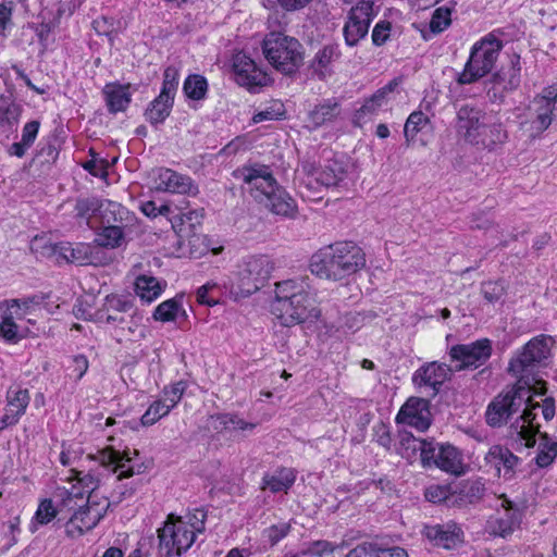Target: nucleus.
<instances>
[{
  "mask_svg": "<svg viewBox=\"0 0 557 557\" xmlns=\"http://www.w3.org/2000/svg\"><path fill=\"white\" fill-rule=\"evenodd\" d=\"M5 399L4 413L0 418V431L15 425L20 421L29 405L30 395L27 388L11 386L7 391Z\"/></svg>",
  "mask_w": 557,
  "mask_h": 557,
  "instance_id": "obj_22",
  "label": "nucleus"
},
{
  "mask_svg": "<svg viewBox=\"0 0 557 557\" xmlns=\"http://www.w3.org/2000/svg\"><path fill=\"white\" fill-rule=\"evenodd\" d=\"M156 189L165 193L195 196L198 194V186L194 181L184 174L177 173L168 168H161L154 178Z\"/></svg>",
  "mask_w": 557,
  "mask_h": 557,
  "instance_id": "obj_20",
  "label": "nucleus"
},
{
  "mask_svg": "<svg viewBox=\"0 0 557 557\" xmlns=\"http://www.w3.org/2000/svg\"><path fill=\"white\" fill-rule=\"evenodd\" d=\"M503 49V41L488 34L476 41L470 51L463 71L458 75L459 85H470L486 76L494 67Z\"/></svg>",
  "mask_w": 557,
  "mask_h": 557,
  "instance_id": "obj_7",
  "label": "nucleus"
},
{
  "mask_svg": "<svg viewBox=\"0 0 557 557\" xmlns=\"http://www.w3.org/2000/svg\"><path fill=\"white\" fill-rule=\"evenodd\" d=\"M425 498L431 503H445L447 506H455L454 487L449 485H431L425 491Z\"/></svg>",
  "mask_w": 557,
  "mask_h": 557,
  "instance_id": "obj_49",
  "label": "nucleus"
},
{
  "mask_svg": "<svg viewBox=\"0 0 557 557\" xmlns=\"http://www.w3.org/2000/svg\"><path fill=\"white\" fill-rule=\"evenodd\" d=\"M506 138V131L500 123H487L486 133L482 134V141H480L479 145L485 148H492L497 144L504 143Z\"/></svg>",
  "mask_w": 557,
  "mask_h": 557,
  "instance_id": "obj_50",
  "label": "nucleus"
},
{
  "mask_svg": "<svg viewBox=\"0 0 557 557\" xmlns=\"http://www.w3.org/2000/svg\"><path fill=\"white\" fill-rule=\"evenodd\" d=\"M273 271V263L268 256H252L243 261L236 273V281L231 282L230 292L235 297H247L260 289Z\"/></svg>",
  "mask_w": 557,
  "mask_h": 557,
  "instance_id": "obj_8",
  "label": "nucleus"
},
{
  "mask_svg": "<svg viewBox=\"0 0 557 557\" xmlns=\"http://www.w3.org/2000/svg\"><path fill=\"white\" fill-rule=\"evenodd\" d=\"M184 522L189 527V530L197 533H202L206 529L207 511L203 508H195L189 511L184 518Z\"/></svg>",
  "mask_w": 557,
  "mask_h": 557,
  "instance_id": "obj_54",
  "label": "nucleus"
},
{
  "mask_svg": "<svg viewBox=\"0 0 557 557\" xmlns=\"http://www.w3.org/2000/svg\"><path fill=\"white\" fill-rule=\"evenodd\" d=\"M392 25L388 21H380L375 24L372 30V42L375 46L384 45L391 36Z\"/></svg>",
  "mask_w": 557,
  "mask_h": 557,
  "instance_id": "obj_58",
  "label": "nucleus"
},
{
  "mask_svg": "<svg viewBox=\"0 0 557 557\" xmlns=\"http://www.w3.org/2000/svg\"><path fill=\"white\" fill-rule=\"evenodd\" d=\"M520 57L512 54L508 66H502L490 79L484 83V88L492 102H500L508 92L520 85Z\"/></svg>",
  "mask_w": 557,
  "mask_h": 557,
  "instance_id": "obj_12",
  "label": "nucleus"
},
{
  "mask_svg": "<svg viewBox=\"0 0 557 557\" xmlns=\"http://www.w3.org/2000/svg\"><path fill=\"white\" fill-rule=\"evenodd\" d=\"M215 419L223 429H230L232 426L234 430H252L256 428L255 423L246 422L234 413H220L216 414Z\"/></svg>",
  "mask_w": 557,
  "mask_h": 557,
  "instance_id": "obj_55",
  "label": "nucleus"
},
{
  "mask_svg": "<svg viewBox=\"0 0 557 557\" xmlns=\"http://www.w3.org/2000/svg\"><path fill=\"white\" fill-rule=\"evenodd\" d=\"M399 81L392 79L388 84L377 89L370 98L366 99L363 104L357 111L359 119L376 113L382 107L386 106L389 100V95L398 87Z\"/></svg>",
  "mask_w": 557,
  "mask_h": 557,
  "instance_id": "obj_32",
  "label": "nucleus"
},
{
  "mask_svg": "<svg viewBox=\"0 0 557 557\" xmlns=\"http://www.w3.org/2000/svg\"><path fill=\"white\" fill-rule=\"evenodd\" d=\"M398 424H407L420 432L426 431L431 425L429 401L424 398L410 397L396 416Z\"/></svg>",
  "mask_w": 557,
  "mask_h": 557,
  "instance_id": "obj_18",
  "label": "nucleus"
},
{
  "mask_svg": "<svg viewBox=\"0 0 557 557\" xmlns=\"http://www.w3.org/2000/svg\"><path fill=\"white\" fill-rule=\"evenodd\" d=\"M290 531V524L288 522H278L265 528L262 531V540L264 543L274 546L281 540H283Z\"/></svg>",
  "mask_w": 557,
  "mask_h": 557,
  "instance_id": "obj_52",
  "label": "nucleus"
},
{
  "mask_svg": "<svg viewBox=\"0 0 557 557\" xmlns=\"http://www.w3.org/2000/svg\"><path fill=\"white\" fill-rule=\"evenodd\" d=\"M346 557H377V546L371 543H363L347 554Z\"/></svg>",
  "mask_w": 557,
  "mask_h": 557,
  "instance_id": "obj_61",
  "label": "nucleus"
},
{
  "mask_svg": "<svg viewBox=\"0 0 557 557\" xmlns=\"http://www.w3.org/2000/svg\"><path fill=\"white\" fill-rule=\"evenodd\" d=\"M423 534L436 546L456 547L462 542V531L456 523L434 524L424 527Z\"/></svg>",
  "mask_w": 557,
  "mask_h": 557,
  "instance_id": "obj_25",
  "label": "nucleus"
},
{
  "mask_svg": "<svg viewBox=\"0 0 557 557\" xmlns=\"http://www.w3.org/2000/svg\"><path fill=\"white\" fill-rule=\"evenodd\" d=\"M102 200L96 197L77 199L75 205L76 215L85 219L90 227H94L92 219H98Z\"/></svg>",
  "mask_w": 557,
  "mask_h": 557,
  "instance_id": "obj_43",
  "label": "nucleus"
},
{
  "mask_svg": "<svg viewBox=\"0 0 557 557\" xmlns=\"http://www.w3.org/2000/svg\"><path fill=\"white\" fill-rule=\"evenodd\" d=\"M451 9L448 7H440L437 8L432 15L430 21V29L434 34L442 33L445 30L451 23Z\"/></svg>",
  "mask_w": 557,
  "mask_h": 557,
  "instance_id": "obj_53",
  "label": "nucleus"
},
{
  "mask_svg": "<svg viewBox=\"0 0 557 557\" xmlns=\"http://www.w3.org/2000/svg\"><path fill=\"white\" fill-rule=\"evenodd\" d=\"M297 471L293 468L278 467L271 472H265L261 481V490H269L271 493H287L294 485Z\"/></svg>",
  "mask_w": 557,
  "mask_h": 557,
  "instance_id": "obj_26",
  "label": "nucleus"
},
{
  "mask_svg": "<svg viewBox=\"0 0 557 557\" xmlns=\"http://www.w3.org/2000/svg\"><path fill=\"white\" fill-rule=\"evenodd\" d=\"M174 102L165 101L161 97L153 99L145 111V116L152 125L161 124L170 115Z\"/></svg>",
  "mask_w": 557,
  "mask_h": 557,
  "instance_id": "obj_42",
  "label": "nucleus"
},
{
  "mask_svg": "<svg viewBox=\"0 0 557 557\" xmlns=\"http://www.w3.org/2000/svg\"><path fill=\"white\" fill-rule=\"evenodd\" d=\"M540 451L535 458L537 466L547 467L557 456V442L548 441L547 435H542Z\"/></svg>",
  "mask_w": 557,
  "mask_h": 557,
  "instance_id": "obj_51",
  "label": "nucleus"
},
{
  "mask_svg": "<svg viewBox=\"0 0 557 557\" xmlns=\"http://www.w3.org/2000/svg\"><path fill=\"white\" fill-rule=\"evenodd\" d=\"M59 156V151L57 150L55 146L52 144H47L42 146L36 153L35 158L33 159V162H35L37 159H42L40 162H54Z\"/></svg>",
  "mask_w": 557,
  "mask_h": 557,
  "instance_id": "obj_62",
  "label": "nucleus"
},
{
  "mask_svg": "<svg viewBox=\"0 0 557 557\" xmlns=\"http://www.w3.org/2000/svg\"><path fill=\"white\" fill-rule=\"evenodd\" d=\"M435 467L457 476L466 472L462 454L450 444H441Z\"/></svg>",
  "mask_w": 557,
  "mask_h": 557,
  "instance_id": "obj_28",
  "label": "nucleus"
},
{
  "mask_svg": "<svg viewBox=\"0 0 557 557\" xmlns=\"http://www.w3.org/2000/svg\"><path fill=\"white\" fill-rule=\"evenodd\" d=\"M134 307L131 299L125 296L111 294L106 296L102 307L96 310V322L123 324V313L129 312Z\"/></svg>",
  "mask_w": 557,
  "mask_h": 557,
  "instance_id": "obj_23",
  "label": "nucleus"
},
{
  "mask_svg": "<svg viewBox=\"0 0 557 557\" xmlns=\"http://www.w3.org/2000/svg\"><path fill=\"white\" fill-rule=\"evenodd\" d=\"M455 499L451 502L457 507L473 504L482 498L484 485L480 481H466L454 487Z\"/></svg>",
  "mask_w": 557,
  "mask_h": 557,
  "instance_id": "obj_36",
  "label": "nucleus"
},
{
  "mask_svg": "<svg viewBox=\"0 0 557 557\" xmlns=\"http://www.w3.org/2000/svg\"><path fill=\"white\" fill-rule=\"evenodd\" d=\"M451 369L445 363L430 362L420 367L412 376L418 386L432 388L433 395L437 394L441 386L449 379Z\"/></svg>",
  "mask_w": 557,
  "mask_h": 557,
  "instance_id": "obj_24",
  "label": "nucleus"
},
{
  "mask_svg": "<svg viewBox=\"0 0 557 557\" xmlns=\"http://www.w3.org/2000/svg\"><path fill=\"white\" fill-rule=\"evenodd\" d=\"M233 70L236 82L248 88L264 86L269 81L267 73L258 67L256 62L243 52H238L234 55Z\"/></svg>",
  "mask_w": 557,
  "mask_h": 557,
  "instance_id": "obj_21",
  "label": "nucleus"
},
{
  "mask_svg": "<svg viewBox=\"0 0 557 557\" xmlns=\"http://www.w3.org/2000/svg\"><path fill=\"white\" fill-rule=\"evenodd\" d=\"M493 347L488 338H481L469 344H457L450 347L449 357L456 362L455 370L476 369L492 356Z\"/></svg>",
  "mask_w": 557,
  "mask_h": 557,
  "instance_id": "obj_13",
  "label": "nucleus"
},
{
  "mask_svg": "<svg viewBox=\"0 0 557 557\" xmlns=\"http://www.w3.org/2000/svg\"><path fill=\"white\" fill-rule=\"evenodd\" d=\"M88 493L83 485L73 484L70 490H64L62 493V507L66 508L69 511H75L79 510V506L83 507V509L86 508V502H84L85 494Z\"/></svg>",
  "mask_w": 557,
  "mask_h": 557,
  "instance_id": "obj_44",
  "label": "nucleus"
},
{
  "mask_svg": "<svg viewBox=\"0 0 557 557\" xmlns=\"http://www.w3.org/2000/svg\"><path fill=\"white\" fill-rule=\"evenodd\" d=\"M21 320L18 306L8 307L0 305V338L8 343H17L23 335L20 334V327L16 321Z\"/></svg>",
  "mask_w": 557,
  "mask_h": 557,
  "instance_id": "obj_27",
  "label": "nucleus"
},
{
  "mask_svg": "<svg viewBox=\"0 0 557 557\" xmlns=\"http://www.w3.org/2000/svg\"><path fill=\"white\" fill-rule=\"evenodd\" d=\"M539 404L532 405L531 407H525L523 409L522 414L519 419L511 425L512 429L517 432V434L525 441V445L528 447L534 446L535 436L539 431V426L534 425L533 421L536 414L533 412L534 409L540 408Z\"/></svg>",
  "mask_w": 557,
  "mask_h": 557,
  "instance_id": "obj_33",
  "label": "nucleus"
},
{
  "mask_svg": "<svg viewBox=\"0 0 557 557\" xmlns=\"http://www.w3.org/2000/svg\"><path fill=\"white\" fill-rule=\"evenodd\" d=\"M164 286L153 276L139 275L135 281V293L143 301L150 304L162 294Z\"/></svg>",
  "mask_w": 557,
  "mask_h": 557,
  "instance_id": "obj_39",
  "label": "nucleus"
},
{
  "mask_svg": "<svg viewBox=\"0 0 557 557\" xmlns=\"http://www.w3.org/2000/svg\"><path fill=\"white\" fill-rule=\"evenodd\" d=\"M208 82L202 75H189L183 85L184 94L193 100H201L206 97Z\"/></svg>",
  "mask_w": 557,
  "mask_h": 557,
  "instance_id": "obj_45",
  "label": "nucleus"
},
{
  "mask_svg": "<svg viewBox=\"0 0 557 557\" xmlns=\"http://www.w3.org/2000/svg\"><path fill=\"white\" fill-rule=\"evenodd\" d=\"M339 113V102L336 99H326L310 111L309 120L314 126H321L335 120Z\"/></svg>",
  "mask_w": 557,
  "mask_h": 557,
  "instance_id": "obj_38",
  "label": "nucleus"
},
{
  "mask_svg": "<svg viewBox=\"0 0 557 557\" xmlns=\"http://www.w3.org/2000/svg\"><path fill=\"white\" fill-rule=\"evenodd\" d=\"M124 225H101L95 242L106 248L120 247L124 240Z\"/></svg>",
  "mask_w": 557,
  "mask_h": 557,
  "instance_id": "obj_41",
  "label": "nucleus"
},
{
  "mask_svg": "<svg viewBox=\"0 0 557 557\" xmlns=\"http://www.w3.org/2000/svg\"><path fill=\"white\" fill-rule=\"evenodd\" d=\"M186 384L184 381H178L170 386H166L162 391L163 401L168 403V406L173 409L182 399L185 393Z\"/></svg>",
  "mask_w": 557,
  "mask_h": 557,
  "instance_id": "obj_56",
  "label": "nucleus"
},
{
  "mask_svg": "<svg viewBox=\"0 0 557 557\" xmlns=\"http://www.w3.org/2000/svg\"><path fill=\"white\" fill-rule=\"evenodd\" d=\"M485 460L488 465L494 467L498 473L502 469L504 470V476L510 479L513 473V469L517 466L519 458L515 456L508 448L500 445L492 446L486 456Z\"/></svg>",
  "mask_w": 557,
  "mask_h": 557,
  "instance_id": "obj_29",
  "label": "nucleus"
},
{
  "mask_svg": "<svg viewBox=\"0 0 557 557\" xmlns=\"http://www.w3.org/2000/svg\"><path fill=\"white\" fill-rule=\"evenodd\" d=\"M158 537L161 557H180L195 542V531L189 530L182 517L174 519L170 515L164 525L158 530Z\"/></svg>",
  "mask_w": 557,
  "mask_h": 557,
  "instance_id": "obj_9",
  "label": "nucleus"
},
{
  "mask_svg": "<svg viewBox=\"0 0 557 557\" xmlns=\"http://www.w3.org/2000/svg\"><path fill=\"white\" fill-rule=\"evenodd\" d=\"M346 177V170L337 160H330L317 173V181L326 187L338 186Z\"/></svg>",
  "mask_w": 557,
  "mask_h": 557,
  "instance_id": "obj_40",
  "label": "nucleus"
},
{
  "mask_svg": "<svg viewBox=\"0 0 557 557\" xmlns=\"http://www.w3.org/2000/svg\"><path fill=\"white\" fill-rule=\"evenodd\" d=\"M523 386H519L496 396L486 409L487 424L495 428L507 423L523 405Z\"/></svg>",
  "mask_w": 557,
  "mask_h": 557,
  "instance_id": "obj_15",
  "label": "nucleus"
},
{
  "mask_svg": "<svg viewBox=\"0 0 557 557\" xmlns=\"http://www.w3.org/2000/svg\"><path fill=\"white\" fill-rule=\"evenodd\" d=\"M555 343L549 335L534 336L511 357L508 363V373L520 384L527 386L535 384L537 382L536 371L548 364Z\"/></svg>",
  "mask_w": 557,
  "mask_h": 557,
  "instance_id": "obj_5",
  "label": "nucleus"
},
{
  "mask_svg": "<svg viewBox=\"0 0 557 557\" xmlns=\"http://www.w3.org/2000/svg\"><path fill=\"white\" fill-rule=\"evenodd\" d=\"M429 123V117L422 111H413L407 119L404 127L406 143L410 146L417 134Z\"/></svg>",
  "mask_w": 557,
  "mask_h": 557,
  "instance_id": "obj_46",
  "label": "nucleus"
},
{
  "mask_svg": "<svg viewBox=\"0 0 557 557\" xmlns=\"http://www.w3.org/2000/svg\"><path fill=\"white\" fill-rule=\"evenodd\" d=\"M366 267V255L354 242H337L311 257L310 270L320 278L341 281Z\"/></svg>",
  "mask_w": 557,
  "mask_h": 557,
  "instance_id": "obj_3",
  "label": "nucleus"
},
{
  "mask_svg": "<svg viewBox=\"0 0 557 557\" xmlns=\"http://www.w3.org/2000/svg\"><path fill=\"white\" fill-rule=\"evenodd\" d=\"M325 553H332L327 542H315L309 549L299 552V557H323Z\"/></svg>",
  "mask_w": 557,
  "mask_h": 557,
  "instance_id": "obj_60",
  "label": "nucleus"
},
{
  "mask_svg": "<svg viewBox=\"0 0 557 557\" xmlns=\"http://www.w3.org/2000/svg\"><path fill=\"white\" fill-rule=\"evenodd\" d=\"M262 51L269 63L285 75L295 73L304 62L302 45L282 33L268 34L262 41Z\"/></svg>",
  "mask_w": 557,
  "mask_h": 557,
  "instance_id": "obj_6",
  "label": "nucleus"
},
{
  "mask_svg": "<svg viewBox=\"0 0 557 557\" xmlns=\"http://www.w3.org/2000/svg\"><path fill=\"white\" fill-rule=\"evenodd\" d=\"M373 4V0H360L348 11L343 27V35L347 46H357L368 35L370 24L376 15Z\"/></svg>",
  "mask_w": 557,
  "mask_h": 557,
  "instance_id": "obj_11",
  "label": "nucleus"
},
{
  "mask_svg": "<svg viewBox=\"0 0 557 557\" xmlns=\"http://www.w3.org/2000/svg\"><path fill=\"white\" fill-rule=\"evenodd\" d=\"M486 113L474 106L463 104L457 112V132L466 141L479 145L482 141V134L486 133Z\"/></svg>",
  "mask_w": 557,
  "mask_h": 557,
  "instance_id": "obj_16",
  "label": "nucleus"
},
{
  "mask_svg": "<svg viewBox=\"0 0 557 557\" xmlns=\"http://www.w3.org/2000/svg\"><path fill=\"white\" fill-rule=\"evenodd\" d=\"M57 509L54 508L51 499H44L36 512L34 519L39 524H47L49 523L55 516H57Z\"/></svg>",
  "mask_w": 557,
  "mask_h": 557,
  "instance_id": "obj_57",
  "label": "nucleus"
},
{
  "mask_svg": "<svg viewBox=\"0 0 557 557\" xmlns=\"http://www.w3.org/2000/svg\"><path fill=\"white\" fill-rule=\"evenodd\" d=\"M235 176L248 186L253 199L264 205L272 213L285 218L296 215L295 200L277 185L270 166L259 163L247 164L237 169Z\"/></svg>",
  "mask_w": 557,
  "mask_h": 557,
  "instance_id": "obj_1",
  "label": "nucleus"
},
{
  "mask_svg": "<svg viewBox=\"0 0 557 557\" xmlns=\"http://www.w3.org/2000/svg\"><path fill=\"white\" fill-rule=\"evenodd\" d=\"M32 250L41 257L55 258L58 262L65 261L79 265L91 263L92 252L88 244L78 243L72 245L67 242L44 243L42 239L35 238L32 244Z\"/></svg>",
  "mask_w": 557,
  "mask_h": 557,
  "instance_id": "obj_10",
  "label": "nucleus"
},
{
  "mask_svg": "<svg viewBox=\"0 0 557 557\" xmlns=\"http://www.w3.org/2000/svg\"><path fill=\"white\" fill-rule=\"evenodd\" d=\"M40 123L39 121H30L26 123L22 129V137L20 141L13 143L9 149L8 153L10 156H15L17 158H23L27 150L34 145L38 132H39Z\"/></svg>",
  "mask_w": 557,
  "mask_h": 557,
  "instance_id": "obj_37",
  "label": "nucleus"
},
{
  "mask_svg": "<svg viewBox=\"0 0 557 557\" xmlns=\"http://www.w3.org/2000/svg\"><path fill=\"white\" fill-rule=\"evenodd\" d=\"M375 438L376 443L386 448L389 449L392 445V436L388 428L385 424H380L375 428Z\"/></svg>",
  "mask_w": 557,
  "mask_h": 557,
  "instance_id": "obj_63",
  "label": "nucleus"
},
{
  "mask_svg": "<svg viewBox=\"0 0 557 557\" xmlns=\"http://www.w3.org/2000/svg\"><path fill=\"white\" fill-rule=\"evenodd\" d=\"M499 500L503 510L488 520V530L495 536L507 537L520 527L525 504L523 500H510L506 495H502Z\"/></svg>",
  "mask_w": 557,
  "mask_h": 557,
  "instance_id": "obj_14",
  "label": "nucleus"
},
{
  "mask_svg": "<svg viewBox=\"0 0 557 557\" xmlns=\"http://www.w3.org/2000/svg\"><path fill=\"white\" fill-rule=\"evenodd\" d=\"M128 85L110 83L103 87L106 103L110 113L123 112L131 103L132 96Z\"/></svg>",
  "mask_w": 557,
  "mask_h": 557,
  "instance_id": "obj_31",
  "label": "nucleus"
},
{
  "mask_svg": "<svg viewBox=\"0 0 557 557\" xmlns=\"http://www.w3.org/2000/svg\"><path fill=\"white\" fill-rule=\"evenodd\" d=\"M128 214V210L122 205L104 199L100 205L98 220L101 225H124Z\"/></svg>",
  "mask_w": 557,
  "mask_h": 557,
  "instance_id": "obj_35",
  "label": "nucleus"
},
{
  "mask_svg": "<svg viewBox=\"0 0 557 557\" xmlns=\"http://www.w3.org/2000/svg\"><path fill=\"white\" fill-rule=\"evenodd\" d=\"M403 444H407V449L420 450V458L423 467H432L436 465L437 451H440L441 444L433 440H418L409 436L403 440Z\"/></svg>",
  "mask_w": 557,
  "mask_h": 557,
  "instance_id": "obj_34",
  "label": "nucleus"
},
{
  "mask_svg": "<svg viewBox=\"0 0 557 557\" xmlns=\"http://www.w3.org/2000/svg\"><path fill=\"white\" fill-rule=\"evenodd\" d=\"M482 294L488 302L494 304L502 298L504 287L498 283L487 282L482 285Z\"/></svg>",
  "mask_w": 557,
  "mask_h": 557,
  "instance_id": "obj_59",
  "label": "nucleus"
},
{
  "mask_svg": "<svg viewBox=\"0 0 557 557\" xmlns=\"http://www.w3.org/2000/svg\"><path fill=\"white\" fill-rule=\"evenodd\" d=\"M272 312L284 326L312 321L320 314L315 300L309 293V285L302 278L276 283Z\"/></svg>",
  "mask_w": 557,
  "mask_h": 557,
  "instance_id": "obj_2",
  "label": "nucleus"
},
{
  "mask_svg": "<svg viewBox=\"0 0 557 557\" xmlns=\"http://www.w3.org/2000/svg\"><path fill=\"white\" fill-rule=\"evenodd\" d=\"M172 409L168 406L166 401L158 399L153 401L146 412L143 414L140 421L144 426L153 425L161 418L168 416Z\"/></svg>",
  "mask_w": 557,
  "mask_h": 557,
  "instance_id": "obj_48",
  "label": "nucleus"
},
{
  "mask_svg": "<svg viewBox=\"0 0 557 557\" xmlns=\"http://www.w3.org/2000/svg\"><path fill=\"white\" fill-rule=\"evenodd\" d=\"M529 117L521 124L522 131L530 138H535L545 132L557 119V106L542 99H533L529 106Z\"/></svg>",
  "mask_w": 557,
  "mask_h": 557,
  "instance_id": "obj_17",
  "label": "nucleus"
},
{
  "mask_svg": "<svg viewBox=\"0 0 557 557\" xmlns=\"http://www.w3.org/2000/svg\"><path fill=\"white\" fill-rule=\"evenodd\" d=\"M75 480L83 485L88 492L86 499V508L79 506V510L75 511L65 524V532L70 537L82 536L86 531L94 529L104 517L111 503L107 497L99 496L96 490L99 486V475L88 472L72 470Z\"/></svg>",
  "mask_w": 557,
  "mask_h": 557,
  "instance_id": "obj_4",
  "label": "nucleus"
},
{
  "mask_svg": "<svg viewBox=\"0 0 557 557\" xmlns=\"http://www.w3.org/2000/svg\"><path fill=\"white\" fill-rule=\"evenodd\" d=\"M341 50L338 45H326L320 49L312 62V72L320 78L325 79L333 74V63L339 59Z\"/></svg>",
  "mask_w": 557,
  "mask_h": 557,
  "instance_id": "obj_30",
  "label": "nucleus"
},
{
  "mask_svg": "<svg viewBox=\"0 0 557 557\" xmlns=\"http://www.w3.org/2000/svg\"><path fill=\"white\" fill-rule=\"evenodd\" d=\"M137 450L129 451L124 450L123 453L117 451L111 447H108L98 453L96 460L99 465L106 469H111L112 473L120 471L117 480L133 476L135 473L140 472V467L129 465L134 457L137 456Z\"/></svg>",
  "mask_w": 557,
  "mask_h": 557,
  "instance_id": "obj_19",
  "label": "nucleus"
},
{
  "mask_svg": "<svg viewBox=\"0 0 557 557\" xmlns=\"http://www.w3.org/2000/svg\"><path fill=\"white\" fill-rule=\"evenodd\" d=\"M73 374L81 380L88 370V360L85 356L78 355L73 358Z\"/></svg>",
  "mask_w": 557,
  "mask_h": 557,
  "instance_id": "obj_64",
  "label": "nucleus"
},
{
  "mask_svg": "<svg viewBox=\"0 0 557 557\" xmlns=\"http://www.w3.org/2000/svg\"><path fill=\"white\" fill-rule=\"evenodd\" d=\"M180 311H184L181 300L176 298L161 302L153 312V319L161 322L174 321Z\"/></svg>",
  "mask_w": 557,
  "mask_h": 557,
  "instance_id": "obj_47",
  "label": "nucleus"
}]
</instances>
